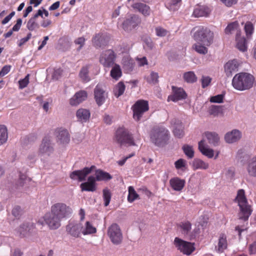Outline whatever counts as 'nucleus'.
Returning <instances> with one entry per match:
<instances>
[{"mask_svg": "<svg viewBox=\"0 0 256 256\" xmlns=\"http://www.w3.org/2000/svg\"><path fill=\"white\" fill-rule=\"evenodd\" d=\"M148 102L144 100H138L132 106L133 118L138 121L144 114L148 110Z\"/></svg>", "mask_w": 256, "mask_h": 256, "instance_id": "9", "label": "nucleus"}, {"mask_svg": "<svg viewBox=\"0 0 256 256\" xmlns=\"http://www.w3.org/2000/svg\"><path fill=\"white\" fill-rule=\"evenodd\" d=\"M116 58V55L114 51L109 49L103 51L101 53L99 61L104 67L110 68L114 64Z\"/></svg>", "mask_w": 256, "mask_h": 256, "instance_id": "10", "label": "nucleus"}, {"mask_svg": "<svg viewBox=\"0 0 256 256\" xmlns=\"http://www.w3.org/2000/svg\"><path fill=\"white\" fill-rule=\"evenodd\" d=\"M238 64L235 60L229 61L224 65V71L228 76H231L238 70Z\"/></svg>", "mask_w": 256, "mask_h": 256, "instance_id": "25", "label": "nucleus"}, {"mask_svg": "<svg viewBox=\"0 0 256 256\" xmlns=\"http://www.w3.org/2000/svg\"><path fill=\"white\" fill-rule=\"evenodd\" d=\"M107 234L110 242L115 245L120 244L123 240L122 230L116 224H112L108 228Z\"/></svg>", "mask_w": 256, "mask_h": 256, "instance_id": "7", "label": "nucleus"}, {"mask_svg": "<svg viewBox=\"0 0 256 256\" xmlns=\"http://www.w3.org/2000/svg\"><path fill=\"white\" fill-rule=\"evenodd\" d=\"M156 34L158 36H164L166 35L167 31L165 29L161 27H157L156 28Z\"/></svg>", "mask_w": 256, "mask_h": 256, "instance_id": "56", "label": "nucleus"}, {"mask_svg": "<svg viewBox=\"0 0 256 256\" xmlns=\"http://www.w3.org/2000/svg\"><path fill=\"white\" fill-rule=\"evenodd\" d=\"M54 151L53 147L51 146L50 138L49 136L44 137L39 148V152L41 154H46L50 156Z\"/></svg>", "mask_w": 256, "mask_h": 256, "instance_id": "18", "label": "nucleus"}, {"mask_svg": "<svg viewBox=\"0 0 256 256\" xmlns=\"http://www.w3.org/2000/svg\"><path fill=\"white\" fill-rule=\"evenodd\" d=\"M192 48L196 52L201 54H206L208 52V48L200 43L194 44L192 46Z\"/></svg>", "mask_w": 256, "mask_h": 256, "instance_id": "44", "label": "nucleus"}, {"mask_svg": "<svg viewBox=\"0 0 256 256\" xmlns=\"http://www.w3.org/2000/svg\"><path fill=\"white\" fill-rule=\"evenodd\" d=\"M174 166L177 170L182 169L186 166V160L182 158H180L175 162Z\"/></svg>", "mask_w": 256, "mask_h": 256, "instance_id": "53", "label": "nucleus"}, {"mask_svg": "<svg viewBox=\"0 0 256 256\" xmlns=\"http://www.w3.org/2000/svg\"><path fill=\"white\" fill-rule=\"evenodd\" d=\"M96 228L92 224L87 221L85 223L84 228L82 226V234L84 235L94 234L96 233Z\"/></svg>", "mask_w": 256, "mask_h": 256, "instance_id": "33", "label": "nucleus"}, {"mask_svg": "<svg viewBox=\"0 0 256 256\" xmlns=\"http://www.w3.org/2000/svg\"><path fill=\"white\" fill-rule=\"evenodd\" d=\"M11 66L10 65L4 66L0 71V77L6 74L10 70Z\"/></svg>", "mask_w": 256, "mask_h": 256, "instance_id": "60", "label": "nucleus"}, {"mask_svg": "<svg viewBox=\"0 0 256 256\" xmlns=\"http://www.w3.org/2000/svg\"><path fill=\"white\" fill-rule=\"evenodd\" d=\"M186 181L178 177H174L170 180V185L171 188L175 191L180 192L184 187Z\"/></svg>", "mask_w": 256, "mask_h": 256, "instance_id": "21", "label": "nucleus"}, {"mask_svg": "<svg viewBox=\"0 0 256 256\" xmlns=\"http://www.w3.org/2000/svg\"><path fill=\"white\" fill-rule=\"evenodd\" d=\"M132 8L141 13L146 17L148 16L150 14V8L146 4L142 2H136L132 5Z\"/></svg>", "mask_w": 256, "mask_h": 256, "instance_id": "23", "label": "nucleus"}, {"mask_svg": "<svg viewBox=\"0 0 256 256\" xmlns=\"http://www.w3.org/2000/svg\"><path fill=\"white\" fill-rule=\"evenodd\" d=\"M254 80V78L252 74L242 72L235 75L232 80V84L234 88L239 90H244L252 88Z\"/></svg>", "mask_w": 256, "mask_h": 256, "instance_id": "1", "label": "nucleus"}, {"mask_svg": "<svg viewBox=\"0 0 256 256\" xmlns=\"http://www.w3.org/2000/svg\"><path fill=\"white\" fill-rule=\"evenodd\" d=\"M183 78L188 83H194L197 80V77L194 72L190 71L184 74Z\"/></svg>", "mask_w": 256, "mask_h": 256, "instance_id": "40", "label": "nucleus"}, {"mask_svg": "<svg viewBox=\"0 0 256 256\" xmlns=\"http://www.w3.org/2000/svg\"><path fill=\"white\" fill-rule=\"evenodd\" d=\"M136 60L140 66H142L148 64V60L145 56L141 58H136Z\"/></svg>", "mask_w": 256, "mask_h": 256, "instance_id": "62", "label": "nucleus"}, {"mask_svg": "<svg viewBox=\"0 0 256 256\" xmlns=\"http://www.w3.org/2000/svg\"><path fill=\"white\" fill-rule=\"evenodd\" d=\"M31 37L32 34L30 32L27 34V36L26 38H21L18 43V46L20 47L22 45H24L25 43H26L29 40Z\"/></svg>", "mask_w": 256, "mask_h": 256, "instance_id": "59", "label": "nucleus"}, {"mask_svg": "<svg viewBox=\"0 0 256 256\" xmlns=\"http://www.w3.org/2000/svg\"><path fill=\"white\" fill-rule=\"evenodd\" d=\"M238 21L232 22L228 25L225 29V32L226 34H230L238 28Z\"/></svg>", "mask_w": 256, "mask_h": 256, "instance_id": "47", "label": "nucleus"}, {"mask_svg": "<svg viewBox=\"0 0 256 256\" xmlns=\"http://www.w3.org/2000/svg\"><path fill=\"white\" fill-rule=\"evenodd\" d=\"M236 48L244 52L245 51H246L247 50V46H246V40L244 37L240 38L237 35V36L236 38Z\"/></svg>", "mask_w": 256, "mask_h": 256, "instance_id": "38", "label": "nucleus"}, {"mask_svg": "<svg viewBox=\"0 0 256 256\" xmlns=\"http://www.w3.org/2000/svg\"><path fill=\"white\" fill-rule=\"evenodd\" d=\"M212 78L208 76H202L201 79L202 86V88L207 87L211 82Z\"/></svg>", "mask_w": 256, "mask_h": 256, "instance_id": "54", "label": "nucleus"}, {"mask_svg": "<svg viewBox=\"0 0 256 256\" xmlns=\"http://www.w3.org/2000/svg\"><path fill=\"white\" fill-rule=\"evenodd\" d=\"M174 244L178 250L186 256L190 255L196 250L194 243L184 240L178 237L175 238Z\"/></svg>", "mask_w": 256, "mask_h": 256, "instance_id": "6", "label": "nucleus"}, {"mask_svg": "<svg viewBox=\"0 0 256 256\" xmlns=\"http://www.w3.org/2000/svg\"><path fill=\"white\" fill-rule=\"evenodd\" d=\"M103 198L104 201V206H107L110 201L111 194L108 189L103 190Z\"/></svg>", "mask_w": 256, "mask_h": 256, "instance_id": "50", "label": "nucleus"}, {"mask_svg": "<svg viewBox=\"0 0 256 256\" xmlns=\"http://www.w3.org/2000/svg\"><path fill=\"white\" fill-rule=\"evenodd\" d=\"M88 74V68L86 66L82 68L81 69V70L80 72L79 76H80V78L82 79V80L84 82H88L90 81V78Z\"/></svg>", "mask_w": 256, "mask_h": 256, "instance_id": "48", "label": "nucleus"}, {"mask_svg": "<svg viewBox=\"0 0 256 256\" xmlns=\"http://www.w3.org/2000/svg\"><path fill=\"white\" fill-rule=\"evenodd\" d=\"M88 97V94L85 90H80L76 92L70 100V104L72 106H76L85 100Z\"/></svg>", "mask_w": 256, "mask_h": 256, "instance_id": "19", "label": "nucleus"}, {"mask_svg": "<svg viewBox=\"0 0 256 256\" xmlns=\"http://www.w3.org/2000/svg\"><path fill=\"white\" fill-rule=\"evenodd\" d=\"M125 89L126 86L123 82H118L114 88V95L116 98H118L124 94Z\"/></svg>", "mask_w": 256, "mask_h": 256, "instance_id": "36", "label": "nucleus"}, {"mask_svg": "<svg viewBox=\"0 0 256 256\" xmlns=\"http://www.w3.org/2000/svg\"><path fill=\"white\" fill-rule=\"evenodd\" d=\"M57 134V142L60 144L66 145L69 143L70 141V134L68 131L66 129L62 128H58L56 130Z\"/></svg>", "mask_w": 256, "mask_h": 256, "instance_id": "17", "label": "nucleus"}, {"mask_svg": "<svg viewBox=\"0 0 256 256\" xmlns=\"http://www.w3.org/2000/svg\"><path fill=\"white\" fill-rule=\"evenodd\" d=\"M95 168L94 166H92L90 168L85 167L81 170L73 171L70 174V177L73 180H78V182L84 181L86 176Z\"/></svg>", "mask_w": 256, "mask_h": 256, "instance_id": "11", "label": "nucleus"}, {"mask_svg": "<svg viewBox=\"0 0 256 256\" xmlns=\"http://www.w3.org/2000/svg\"><path fill=\"white\" fill-rule=\"evenodd\" d=\"M128 200L130 202H132L137 199H140L139 195L136 192L134 188L132 186L128 187Z\"/></svg>", "mask_w": 256, "mask_h": 256, "instance_id": "42", "label": "nucleus"}, {"mask_svg": "<svg viewBox=\"0 0 256 256\" xmlns=\"http://www.w3.org/2000/svg\"><path fill=\"white\" fill-rule=\"evenodd\" d=\"M198 150L202 154L208 158H212L214 156V150L205 146L204 140H202L198 142Z\"/></svg>", "mask_w": 256, "mask_h": 256, "instance_id": "31", "label": "nucleus"}, {"mask_svg": "<svg viewBox=\"0 0 256 256\" xmlns=\"http://www.w3.org/2000/svg\"><path fill=\"white\" fill-rule=\"evenodd\" d=\"M177 226L180 232L185 238L190 236L192 224L188 220L181 222Z\"/></svg>", "mask_w": 256, "mask_h": 256, "instance_id": "22", "label": "nucleus"}, {"mask_svg": "<svg viewBox=\"0 0 256 256\" xmlns=\"http://www.w3.org/2000/svg\"><path fill=\"white\" fill-rule=\"evenodd\" d=\"M94 46L96 48H100L104 44V36L102 34H96L92 39Z\"/></svg>", "mask_w": 256, "mask_h": 256, "instance_id": "34", "label": "nucleus"}, {"mask_svg": "<svg viewBox=\"0 0 256 256\" xmlns=\"http://www.w3.org/2000/svg\"><path fill=\"white\" fill-rule=\"evenodd\" d=\"M43 218L46 224L51 230L58 229L61 226L60 222L62 220L53 214L51 212L46 213Z\"/></svg>", "mask_w": 256, "mask_h": 256, "instance_id": "12", "label": "nucleus"}, {"mask_svg": "<svg viewBox=\"0 0 256 256\" xmlns=\"http://www.w3.org/2000/svg\"><path fill=\"white\" fill-rule=\"evenodd\" d=\"M86 40L84 37H80L74 40V43L76 44L80 45L78 50H80L84 46Z\"/></svg>", "mask_w": 256, "mask_h": 256, "instance_id": "58", "label": "nucleus"}, {"mask_svg": "<svg viewBox=\"0 0 256 256\" xmlns=\"http://www.w3.org/2000/svg\"><path fill=\"white\" fill-rule=\"evenodd\" d=\"M94 178L96 181H106L112 178V176L108 172L100 169H98L95 171Z\"/></svg>", "mask_w": 256, "mask_h": 256, "instance_id": "27", "label": "nucleus"}, {"mask_svg": "<svg viewBox=\"0 0 256 256\" xmlns=\"http://www.w3.org/2000/svg\"><path fill=\"white\" fill-rule=\"evenodd\" d=\"M76 115L80 121L86 122L90 118V112L86 109L80 108L77 110Z\"/></svg>", "mask_w": 256, "mask_h": 256, "instance_id": "32", "label": "nucleus"}, {"mask_svg": "<svg viewBox=\"0 0 256 256\" xmlns=\"http://www.w3.org/2000/svg\"><path fill=\"white\" fill-rule=\"evenodd\" d=\"M208 142L215 146L218 144L219 141V137L218 134L216 132H206L205 133Z\"/></svg>", "mask_w": 256, "mask_h": 256, "instance_id": "39", "label": "nucleus"}, {"mask_svg": "<svg viewBox=\"0 0 256 256\" xmlns=\"http://www.w3.org/2000/svg\"><path fill=\"white\" fill-rule=\"evenodd\" d=\"M208 112L210 115L214 116H218L222 113V107L219 106L212 105L209 108Z\"/></svg>", "mask_w": 256, "mask_h": 256, "instance_id": "46", "label": "nucleus"}, {"mask_svg": "<svg viewBox=\"0 0 256 256\" xmlns=\"http://www.w3.org/2000/svg\"><path fill=\"white\" fill-rule=\"evenodd\" d=\"M67 233L75 238H79L82 233V224L80 222H69L66 227Z\"/></svg>", "mask_w": 256, "mask_h": 256, "instance_id": "13", "label": "nucleus"}, {"mask_svg": "<svg viewBox=\"0 0 256 256\" xmlns=\"http://www.w3.org/2000/svg\"><path fill=\"white\" fill-rule=\"evenodd\" d=\"M246 170L250 176L256 177V156L248 162Z\"/></svg>", "mask_w": 256, "mask_h": 256, "instance_id": "30", "label": "nucleus"}, {"mask_svg": "<svg viewBox=\"0 0 256 256\" xmlns=\"http://www.w3.org/2000/svg\"><path fill=\"white\" fill-rule=\"evenodd\" d=\"M226 176L230 178H232L234 176V168H230L228 169L225 174Z\"/></svg>", "mask_w": 256, "mask_h": 256, "instance_id": "64", "label": "nucleus"}, {"mask_svg": "<svg viewBox=\"0 0 256 256\" xmlns=\"http://www.w3.org/2000/svg\"><path fill=\"white\" fill-rule=\"evenodd\" d=\"M71 208L64 203H56L53 204L50 209V212L62 220L66 218L72 213Z\"/></svg>", "mask_w": 256, "mask_h": 256, "instance_id": "8", "label": "nucleus"}, {"mask_svg": "<svg viewBox=\"0 0 256 256\" xmlns=\"http://www.w3.org/2000/svg\"><path fill=\"white\" fill-rule=\"evenodd\" d=\"M172 124H174V126L173 132L174 136L178 138L183 137L184 131L182 122L178 120L174 119L172 120Z\"/></svg>", "mask_w": 256, "mask_h": 256, "instance_id": "24", "label": "nucleus"}, {"mask_svg": "<svg viewBox=\"0 0 256 256\" xmlns=\"http://www.w3.org/2000/svg\"><path fill=\"white\" fill-rule=\"evenodd\" d=\"M22 210L19 206H15L12 210V214L16 218H18L19 216L21 214Z\"/></svg>", "mask_w": 256, "mask_h": 256, "instance_id": "61", "label": "nucleus"}, {"mask_svg": "<svg viewBox=\"0 0 256 256\" xmlns=\"http://www.w3.org/2000/svg\"><path fill=\"white\" fill-rule=\"evenodd\" d=\"M28 230V226L27 224L21 226L18 229L20 234L22 236H24Z\"/></svg>", "mask_w": 256, "mask_h": 256, "instance_id": "57", "label": "nucleus"}, {"mask_svg": "<svg viewBox=\"0 0 256 256\" xmlns=\"http://www.w3.org/2000/svg\"><path fill=\"white\" fill-rule=\"evenodd\" d=\"M158 74L157 72H152L149 76L146 78V81L150 84H156L158 82Z\"/></svg>", "mask_w": 256, "mask_h": 256, "instance_id": "49", "label": "nucleus"}, {"mask_svg": "<svg viewBox=\"0 0 256 256\" xmlns=\"http://www.w3.org/2000/svg\"><path fill=\"white\" fill-rule=\"evenodd\" d=\"M30 74H28L24 78L18 81L19 88L22 89L27 86L29 83Z\"/></svg>", "mask_w": 256, "mask_h": 256, "instance_id": "52", "label": "nucleus"}, {"mask_svg": "<svg viewBox=\"0 0 256 256\" xmlns=\"http://www.w3.org/2000/svg\"><path fill=\"white\" fill-rule=\"evenodd\" d=\"M214 37L212 32L209 28L202 26L198 28L194 35V40L202 43L207 46L212 44Z\"/></svg>", "mask_w": 256, "mask_h": 256, "instance_id": "3", "label": "nucleus"}, {"mask_svg": "<svg viewBox=\"0 0 256 256\" xmlns=\"http://www.w3.org/2000/svg\"><path fill=\"white\" fill-rule=\"evenodd\" d=\"M210 12V10L207 6H198L194 9L192 15L196 18L207 16Z\"/></svg>", "mask_w": 256, "mask_h": 256, "instance_id": "26", "label": "nucleus"}, {"mask_svg": "<svg viewBox=\"0 0 256 256\" xmlns=\"http://www.w3.org/2000/svg\"><path fill=\"white\" fill-rule=\"evenodd\" d=\"M172 94L168 96V102H176L186 98L187 94L182 88L172 86Z\"/></svg>", "mask_w": 256, "mask_h": 256, "instance_id": "14", "label": "nucleus"}, {"mask_svg": "<svg viewBox=\"0 0 256 256\" xmlns=\"http://www.w3.org/2000/svg\"><path fill=\"white\" fill-rule=\"evenodd\" d=\"M192 168L194 170L197 169L206 170L208 168V164L200 159H195L192 162Z\"/></svg>", "mask_w": 256, "mask_h": 256, "instance_id": "37", "label": "nucleus"}, {"mask_svg": "<svg viewBox=\"0 0 256 256\" xmlns=\"http://www.w3.org/2000/svg\"><path fill=\"white\" fill-rule=\"evenodd\" d=\"M140 22V19L138 16L133 14L124 22L122 28L125 30H130L138 26Z\"/></svg>", "mask_w": 256, "mask_h": 256, "instance_id": "16", "label": "nucleus"}, {"mask_svg": "<svg viewBox=\"0 0 256 256\" xmlns=\"http://www.w3.org/2000/svg\"><path fill=\"white\" fill-rule=\"evenodd\" d=\"M182 149L188 158H192L194 156V150L193 147L188 144L182 146Z\"/></svg>", "mask_w": 256, "mask_h": 256, "instance_id": "45", "label": "nucleus"}, {"mask_svg": "<svg viewBox=\"0 0 256 256\" xmlns=\"http://www.w3.org/2000/svg\"><path fill=\"white\" fill-rule=\"evenodd\" d=\"M108 98V94L98 85L94 90V98L98 106L104 104Z\"/></svg>", "mask_w": 256, "mask_h": 256, "instance_id": "15", "label": "nucleus"}, {"mask_svg": "<svg viewBox=\"0 0 256 256\" xmlns=\"http://www.w3.org/2000/svg\"><path fill=\"white\" fill-rule=\"evenodd\" d=\"M228 247V241L226 239V236L225 234H220L218 243V246L216 247V248L218 252L222 253Z\"/></svg>", "mask_w": 256, "mask_h": 256, "instance_id": "29", "label": "nucleus"}, {"mask_svg": "<svg viewBox=\"0 0 256 256\" xmlns=\"http://www.w3.org/2000/svg\"><path fill=\"white\" fill-rule=\"evenodd\" d=\"M150 139L158 146H162L168 139V131L163 127H155L151 132Z\"/></svg>", "mask_w": 256, "mask_h": 256, "instance_id": "4", "label": "nucleus"}, {"mask_svg": "<svg viewBox=\"0 0 256 256\" xmlns=\"http://www.w3.org/2000/svg\"><path fill=\"white\" fill-rule=\"evenodd\" d=\"M80 188L82 192H94L96 189V184L94 176H88V181L82 183Z\"/></svg>", "mask_w": 256, "mask_h": 256, "instance_id": "20", "label": "nucleus"}, {"mask_svg": "<svg viewBox=\"0 0 256 256\" xmlns=\"http://www.w3.org/2000/svg\"><path fill=\"white\" fill-rule=\"evenodd\" d=\"M116 142L120 146H135L133 137L124 128H119L116 132L114 136Z\"/></svg>", "mask_w": 256, "mask_h": 256, "instance_id": "5", "label": "nucleus"}, {"mask_svg": "<svg viewBox=\"0 0 256 256\" xmlns=\"http://www.w3.org/2000/svg\"><path fill=\"white\" fill-rule=\"evenodd\" d=\"M22 24V20L21 18H18L16 20V23L14 26L12 28L13 32H18L20 29Z\"/></svg>", "mask_w": 256, "mask_h": 256, "instance_id": "63", "label": "nucleus"}, {"mask_svg": "<svg viewBox=\"0 0 256 256\" xmlns=\"http://www.w3.org/2000/svg\"><path fill=\"white\" fill-rule=\"evenodd\" d=\"M254 26L250 22H246L244 26V30L248 37L250 36L254 32Z\"/></svg>", "mask_w": 256, "mask_h": 256, "instance_id": "51", "label": "nucleus"}, {"mask_svg": "<svg viewBox=\"0 0 256 256\" xmlns=\"http://www.w3.org/2000/svg\"><path fill=\"white\" fill-rule=\"evenodd\" d=\"M110 76L116 80H118L122 75V72L120 66L118 64H114L110 71Z\"/></svg>", "mask_w": 256, "mask_h": 256, "instance_id": "35", "label": "nucleus"}, {"mask_svg": "<svg viewBox=\"0 0 256 256\" xmlns=\"http://www.w3.org/2000/svg\"><path fill=\"white\" fill-rule=\"evenodd\" d=\"M224 97L222 94H218L212 96L210 100L211 102L221 103L223 102Z\"/></svg>", "mask_w": 256, "mask_h": 256, "instance_id": "55", "label": "nucleus"}, {"mask_svg": "<svg viewBox=\"0 0 256 256\" xmlns=\"http://www.w3.org/2000/svg\"><path fill=\"white\" fill-rule=\"evenodd\" d=\"M8 138L6 128L4 125H0V146L7 141Z\"/></svg>", "mask_w": 256, "mask_h": 256, "instance_id": "41", "label": "nucleus"}, {"mask_svg": "<svg viewBox=\"0 0 256 256\" xmlns=\"http://www.w3.org/2000/svg\"><path fill=\"white\" fill-rule=\"evenodd\" d=\"M27 28L30 31L34 30L40 28V25L36 19L31 18L26 24Z\"/></svg>", "mask_w": 256, "mask_h": 256, "instance_id": "43", "label": "nucleus"}, {"mask_svg": "<svg viewBox=\"0 0 256 256\" xmlns=\"http://www.w3.org/2000/svg\"><path fill=\"white\" fill-rule=\"evenodd\" d=\"M236 200L238 202L240 209V219L244 220V222L248 221L251 214L252 210L250 206L248 204L245 192L243 189L238 190Z\"/></svg>", "mask_w": 256, "mask_h": 256, "instance_id": "2", "label": "nucleus"}, {"mask_svg": "<svg viewBox=\"0 0 256 256\" xmlns=\"http://www.w3.org/2000/svg\"><path fill=\"white\" fill-rule=\"evenodd\" d=\"M241 134L238 130H233L230 132H228L225 136V140L228 143H233L239 140Z\"/></svg>", "mask_w": 256, "mask_h": 256, "instance_id": "28", "label": "nucleus"}]
</instances>
